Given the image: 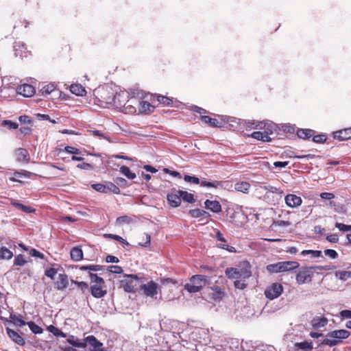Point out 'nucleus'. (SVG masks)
Wrapping results in <instances>:
<instances>
[{"label":"nucleus","instance_id":"nucleus-26","mask_svg":"<svg viewBox=\"0 0 351 351\" xmlns=\"http://www.w3.org/2000/svg\"><path fill=\"white\" fill-rule=\"evenodd\" d=\"M295 348L299 351H310L313 349V343L306 341L295 343Z\"/></svg>","mask_w":351,"mask_h":351},{"label":"nucleus","instance_id":"nucleus-51","mask_svg":"<svg viewBox=\"0 0 351 351\" xmlns=\"http://www.w3.org/2000/svg\"><path fill=\"white\" fill-rule=\"evenodd\" d=\"M267 270L270 273L280 272L279 262L275 264H271L267 265Z\"/></svg>","mask_w":351,"mask_h":351},{"label":"nucleus","instance_id":"nucleus-1","mask_svg":"<svg viewBox=\"0 0 351 351\" xmlns=\"http://www.w3.org/2000/svg\"><path fill=\"white\" fill-rule=\"evenodd\" d=\"M327 266H311L303 267L300 269L298 274L296 275V282L299 285L308 284L311 282L315 269H329Z\"/></svg>","mask_w":351,"mask_h":351},{"label":"nucleus","instance_id":"nucleus-25","mask_svg":"<svg viewBox=\"0 0 351 351\" xmlns=\"http://www.w3.org/2000/svg\"><path fill=\"white\" fill-rule=\"evenodd\" d=\"M189 215L195 218L202 217L204 219L208 218L210 216L209 213L199 208L189 210Z\"/></svg>","mask_w":351,"mask_h":351},{"label":"nucleus","instance_id":"nucleus-12","mask_svg":"<svg viewBox=\"0 0 351 351\" xmlns=\"http://www.w3.org/2000/svg\"><path fill=\"white\" fill-rule=\"evenodd\" d=\"M16 92L24 97H28L34 95L35 93L34 87L30 84H25L19 86L16 88Z\"/></svg>","mask_w":351,"mask_h":351},{"label":"nucleus","instance_id":"nucleus-8","mask_svg":"<svg viewBox=\"0 0 351 351\" xmlns=\"http://www.w3.org/2000/svg\"><path fill=\"white\" fill-rule=\"evenodd\" d=\"M133 97L130 99H126L125 105L123 109V112L127 114H132L136 112V107L135 106H138V99L135 98L134 97V93L131 92V93Z\"/></svg>","mask_w":351,"mask_h":351},{"label":"nucleus","instance_id":"nucleus-11","mask_svg":"<svg viewBox=\"0 0 351 351\" xmlns=\"http://www.w3.org/2000/svg\"><path fill=\"white\" fill-rule=\"evenodd\" d=\"M240 124L243 125V128L247 129H263L265 126L264 122L250 121V120H239Z\"/></svg>","mask_w":351,"mask_h":351},{"label":"nucleus","instance_id":"nucleus-17","mask_svg":"<svg viewBox=\"0 0 351 351\" xmlns=\"http://www.w3.org/2000/svg\"><path fill=\"white\" fill-rule=\"evenodd\" d=\"M204 206L206 209L211 210L213 213H218L221 210V206L218 201H210L206 200L204 202Z\"/></svg>","mask_w":351,"mask_h":351},{"label":"nucleus","instance_id":"nucleus-29","mask_svg":"<svg viewBox=\"0 0 351 351\" xmlns=\"http://www.w3.org/2000/svg\"><path fill=\"white\" fill-rule=\"evenodd\" d=\"M66 341L76 348H86V343L79 341V340L73 335H70L66 339Z\"/></svg>","mask_w":351,"mask_h":351},{"label":"nucleus","instance_id":"nucleus-15","mask_svg":"<svg viewBox=\"0 0 351 351\" xmlns=\"http://www.w3.org/2000/svg\"><path fill=\"white\" fill-rule=\"evenodd\" d=\"M6 332L8 337L18 345L23 346L25 344L24 339L17 332L9 328H6Z\"/></svg>","mask_w":351,"mask_h":351},{"label":"nucleus","instance_id":"nucleus-2","mask_svg":"<svg viewBox=\"0 0 351 351\" xmlns=\"http://www.w3.org/2000/svg\"><path fill=\"white\" fill-rule=\"evenodd\" d=\"M350 335V332L347 330H335L327 333L321 344L332 347L338 345L343 339L348 338Z\"/></svg>","mask_w":351,"mask_h":351},{"label":"nucleus","instance_id":"nucleus-56","mask_svg":"<svg viewBox=\"0 0 351 351\" xmlns=\"http://www.w3.org/2000/svg\"><path fill=\"white\" fill-rule=\"evenodd\" d=\"M184 181L187 182H191V183H193V184H199L200 182V180L198 178L195 177V176H189V175H185L184 177Z\"/></svg>","mask_w":351,"mask_h":351},{"label":"nucleus","instance_id":"nucleus-40","mask_svg":"<svg viewBox=\"0 0 351 351\" xmlns=\"http://www.w3.org/2000/svg\"><path fill=\"white\" fill-rule=\"evenodd\" d=\"M335 276L339 280L345 281L351 277V272L348 271H337Z\"/></svg>","mask_w":351,"mask_h":351},{"label":"nucleus","instance_id":"nucleus-4","mask_svg":"<svg viewBox=\"0 0 351 351\" xmlns=\"http://www.w3.org/2000/svg\"><path fill=\"white\" fill-rule=\"evenodd\" d=\"M207 282V277L204 275H194L189 282L184 285V289L191 293L199 292L203 289Z\"/></svg>","mask_w":351,"mask_h":351},{"label":"nucleus","instance_id":"nucleus-22","mask_svg":"<svg viewBox=\"0 0 351 351\" xmlns=\"http://www.w3.org/2000/svg\"><path fill=\"white\" fill-rule=\"evenodd\" d=\"M17 160L19 162H28L29 160V153L27 149L19 148L16 151Z\"/></svg>","mask_w":351,"mask_h":351},{"label":"nucleus","instance_id":"nucleus-49","mask_svg":"<svg viewBox=\"0 0 351 351\" xmlns=\"http://www.w3.org/2000/svg\"><path fill=\"white\" fill-rule=\"evenodd\" d=\"M201 186L209 187V188H217L220 184L219 182L214 181V182H208L206 180H203L199 182Z\"/></svg>","mask_w":351,"mask_h":351},{"label":"nucleus","instance_id":"nucleus-34","mask_svg":"<svg viewBox=\"0 0 351 351\" xmlns=\"http://www.w3.org/2000/svg\"><path fill=\"white\" fill-rule=\"evenodd\" d=\"M10 319H11V322L18 326L22 327L25 325H26L27 322H25L24 320L22 319V317L21 315L17 316L15 314L11 313L10 315Z\"/></svg>","mask_w":351,"mask_h":351},{"label":"nucleus","instance_id":"nucleus-16","mask_svg":"<svg viewBox=\"0 0 351 351\" xmlns=\"http://www.w3.org/2000/svg\"><path fill=\"white\" fill-rule=\"evenodd\" d=\"M14 54L16 57L23 58L27 56V47L21 42H16L14 45Z\"/></svg>","mask_w":351,"mask_h":351},{"label":"nucleus","instance_id":"nucleus-48","mask_svg":"<svg viewBox=\"0 0 351 351\" xmlns=\"http://www.w3.org/2000/svg\"><path fill=\"white\" fill-rule=\"evenodd\" d=\"M91 187L94 190H95L98 192L106 193V184H100V183L93 184L91 185Z\"/></svg>","mask_w":351,"mask_h":351},{"label":"nucleus","instance_id":"nucleus-9","mask_svg":"<svg viewBox=\"0 0 351 351\" xmlns=\"http://www.w3.org/2000/svg\"><path fill=\"white\" fill-rule=\"evenodd\" d=\"M137 281V276L136 275H127L125 276V282L122 281V285L123 289L126 292H132L134 290V287L136 284H134V282Z\"/></svg>","mask_w":351,"mask_h":351},{"label":"nucleus","instance_id":"nucleus-38","mask_svg":"<svg viewBox=\"0 0 351 351\" xmlns=\"http://www.w3.org/2000/svg\"><path fill=\"white\" fill-rule=\"evenodd\" d=\"M26 325L29 326L31 331L34 334H41L43 332V328L36 324L34 322H28Z\"/></svg>","mask_w":351,"mask_h":351},{"label":"nucleus","instance_id":"nucleus-55","mask_svg":"<svg viewBox=\"0 0 351 351\" xmlns=\"http://www.w3.org/2000/svg\"><path fill=\"white\" fill-rule=\"evenodd\" d=\"M3 126L8 127L9 129L15 130L18 128L19 125L16 122H13L10 120H5L2 122Z\"/></svg>","mask_w":351,"mask_h":351},{"label":"nucleus","instance_id":"nucleus-18","mask_svg":"<svg viewBox=\"0 0 351 351\" xmlns=\"http://www.w3.org/2000/svg\"><path fill=\"white\" fill-rule=\"evenodd\" d=\"M138 108L140 113L148 114L153 111L154 106L148 101H140L138 99Z\"/></svg>","mask_w":351,"mask_h":351},{"label":"nucleus","instance_id":"nucleus-43","mask_svg":"<svg viewBox=\"0 0 351 351\" xmlns=\"http://www.w3.org/2000/svg\"><path fill=\"white\" fill-rule=\"evenodd\" d=\"M56 89V86L53 84H49L44 85L40 88V91L43 94L49 95Z\"/></svg>","mask_w":351,"mask_h":351},{"label":"nucleus","instance_id":"nucleus-61","mask_svg":"<svg viewBox=\"0 0 351 351\" xmlns=\"http://www.w3.org/2000/svg\"><path fill=\"white\" fill-rule=\"evenodd\" d=\"M288 271L298 268L300 265L296 261H285Z\"/></svg>","mask_w":351,"mask_h":351},{"label":"nucleus","instance_id":"nucleus-59","mask_svg":"<svg viewBox=\"0 0 351 351\" xmlns=\"http://www.w3.org/2000/svg\"><path fill=\"white\" fill-rule=\"evenodd\" d=\"M324 254L326 256H328L332 259H335L338 257L337 252L334 250H331V249L326 250L324 251Z\"/></svg>","mask_w":351,"mask_h":351},{"label":"nucleus","instance_id":"nucleus-64","mask_svg":"<svg viewBox=\"0 0 351 351\" xmlns=\"http://www.w3.org/2000/svg\"><path fill=\"white\" fill-rule=\"evenodd\" d=\"M56 274L57 271L53 268H49L45 271V275L52 280L55 278Z\"/></svg>","mask_w":351,"mask_h":351},{"label":"nucleus","instance_id":"nucleus-58","mask_svg":"<svg viewBox=\"0 0 351 351\" xmlns=\"http://www.w3.org/2000/svg\"><path fill=\"white\" fill-rule=\"evenodd\" d=\"M108 270L112 273L119 274L123 272L121 267L118 265H112L108 267Z\"/></svg>","mask_w":351,"mask_h":351},{"label":"nucleus","instance_id":"nucleus-46","mask_svg":"<svg viewBox=\"0 0 351 351\" xmlns=\"http://www.w3.org/2000/svg\"><path fill=\"white\" fill-rule=\"evenodd\" d=\"M265 124V126L263 127L265 128V131L267 134L269 136L273 134L274 131H276V126L274 123H264Z\"/></svg>","mask_w":351,"mask_h":351},{"label":"nucleus","instance_id":"nucleus-28","mask_svg":"<svg viewBox=\"0 0 351 351\" xmlns=\"http://www.w3.org/2000/svg\"><path fill=\"white\" fill-rule=\"evenodd\" d=\"M250 187V184L247 182H238L234 184V189L243 193H247Z\"/></svg>","mask_w":351,"mask_h":351},{"label":"nucleus","instance_id":"nucleus-57","mask_svg":"<svg viewBox=\"0 0 351 351\" xmlns=\"http://www.w3.org/2000/svg\"><path fill=\"white\" fill-rule=\"evenodd\" d=\"M132 221V218L128 215L121 216L117 219V221L119 223H130Z\"/></svg>","mask_w":351,"mask_h":351},{"label":"nucleus","instance_id":"nucleus-42","mask_svg":"<svg viewBox=\"0 0 351 351\" xmlns=\"http://www.w3.org/2000/svg\"><path fill=\"white\" fill-rule=\"evenodd\" d=\"M108 192H112L114 194H119L120 189L116 184L109 182L106 183V193Z\"/></svg>","mask_w":351,"mask_h":351},{"label":"nucleus","instance_id":"nucleus-54","mask_svg":"<svg viewBox=\"0 0 351 351\" xmlns=\"http://www.w3.org/2000/svg\"><path fill=\"white\" fill-rule=\"evenodd\" d=\"M326 135L323 134L314 135L313 137V142L317 143H323L326 141Z\"/></svg>","mask_w":351,"mask_h":351},{"label":"nucleus","instance_id":"nucleus-5","mask_svg":"<svg viewBox=\"0 0 351 351\" xmlns=\"http://www.w3.org/2000/svg\"><path fill=\"white\" fill-rule=\"evenodd\" d=\"M140 291L145 296L156 300L157 299L158 292L160 291V287L156 282L150 280L147 283L141 285Z\"/></svg>","mask_w":351,"mask_h":351},{"label":"nucleus","instance_id":"nucleus-53","mask_svg":"<svg viewBox=\"0 0 351 351\" xmlns=\"http://www.w3.org/2000/svg\"><path fill=\"white\" fill-rule=\"evenodd\" d=\"M90 278L93 282L96 285H101L104 283V280L102 278L99 277L97 274H90Z\"/></svg>","mask_w":351,"mask_h":351},{"label":"nucleus","instance_id":"nucleus-63","mask_svg":"<svg viewBox=\"0 0 351 351\" xmlns=\"http://www.w3.org/2000/svg\"><path fill=\"white\" fill-rule=\"evenodd\" d=\"M234 287L239 289H244L247 285L246 283L244 282V280L242 279L237 280L236 281H234Z\"/></svg>","mask_w":351,"mask_h":351},{"label":"nucleus","instance_id":"nucleus-20","mask_svg":"<svg viewBox=\"0 0 351 351\" xmlns=\"http://www.w3.org/2000/svg\"><path fill=\"white\" fill-rule=\"evenodd\" d=\"M10 204L15 206L16 208H17L18 209L26 213H32L35 211V210L32 207L23 205L21 203L19 202L17 200L14 199H10Z\"/></svg>","mask_w":351,"mask_h":351},{"label":"nucleus","instance_id":"nucleus-33","mask_svg":"<svg viewBox=\"0 0 351 351\" xmlns=\"http://www.w3.org/2000/svg\"><path fill=\"white\" fill-rule=\"evenodd\" d=\"M226 276L230 279H238L239 268L228 267L225 271Z\"/></svg>","mask_w":351,"mask_h":351},{"label":"nucleus","instance_id":"nucleus-24","mask_svg":"<svg viewBox=\"0 0 351 351\" xmlns=\"http://www.w3.org/2000/svg\"><path fill=\"white\" fill-rule=\"evenodd\" d=\"M68 285V277L64 274H60L56 282V287L58 290H63Z\"/></svg>","mask_w":351,"mask_h":351},{"label":"nucleus","instance_id":"nucleus-32","mask_svg":"<svg viewBox=\"0 0 351 351\" xmlns=\"http://www.w3.org/2000/svg\"><path fill=\"white\" fill-rule=\"evenodd\" d=\"M13 257V253L5 247H0V259L10 260Z\"/></svg>","mask_w":351,"mask_h":351},{"label":"nucleus","instance_id":"nucleus-52","mask_svg":"<svg viewBox=\"0 0 351 351\" xmlns=\"http://www.w3.org/2000/svg\"><path fill=\"white\" fill-rule=\"evenodd\" d=\"M104 237L106 238H112V239H113L116 241H118L123 244L128 245V241L119 235L112 234H104Z\"/></svg>","mask_w":351,"mask_h":351},{"label":"nucleus","instance_id":"nucleus-37","mask_svg":"<svg viewBox=\"0 0 351 351\" xmlns=\"http://www.w3.org/2000/svg\"><path fill=\"white\" fill-rule=\"evenodd\" d=\"M120 172L123 174L128 179L133 180L136 176V174L130 171L129 167L126 166H122L120 167Z\"/></svg>","mask_w":351,"mask_h":351},{"label":"nucleus","instance_id":"nucleus-36","mask_svg":"<svg viewBox=\"0 0 351 351\" xmlns=\"http://www.w3.org/2000/svg\"><path fill=\"white\" fill-rule=\"evenodd\" d=\"M181 194V200L188 203H193L195 202L194 195L187 191H181L179 192Z\"/></svg>","mask_w":351,"mask_h":351},{"label":"nucleus","instance_id":"nucleus-47","mask_svg":"<svg viewBox=\"0 0 351 351\" xmlns=\"http://www.w3.org/2000/svg\"><path fill=\"white\" fill-rule=\"evenodd\" d=\"M263 189L271 192L272 193H276V194H282L283 191L280 190L279 188L271 186V185H265L263 186Z\"/></svg>","mask_w":351,"mask_h":351},{"label":"nucleus","instance_id":"nucleus-35","mask_svg":"<svg viewBox=\"0 0 351 351\" xmlns=\"http://www.w3.org/2000/svg\"><path fill=\"white\" fill-rule=\"evenodd\" d=\"M31 259L27 260L23 254H18L14 257V265L15 266H24Z\"/></svg>","mask_w":351,"mask_h":351},{"label":"nucleus","instance_id":"nucleus-6","mask_svg":"<svg viewBox=\"0 0 351 351\" xmlns=\"http://www.w3.org/2000/svg\"><path fill=\"white\" fill-rule=\"evenodd\" d=\"M283 291L282 286L279 283H273L265 289V294L266 298L269 300H274L279 297Z\"/></svg>","mask_w":351,"mask_h":351},{"label":"nucleus","instance_id":"nucleus-3","mask_svg":"<svg viewBox=\"0 0 351 351\" xmlns=\"http://www.w3.org/2000/svg\"><path fill=\"white\" fill-rule=\"evenodd\" d=\"M101 97L102 101L106 104V107H114L119 109L121 112L123 111L126 99H128V96L124 93H119L115 95L112 93V96L101 95Z\"/></svg>","mask_w":351,"mask_h":351},{"label":"nucleus","instance_id":"nucleus-45","mask_svg":"<svg viewBox=\"0 0 351 351\" xmlns=\"http://www.w3.org/2000/svg\"><path fill=\"white\" fill-rule=\"evenodd\" d=\"M157 100L160 104H162L165 106H171L173 104V101L171 99L162 96V95H158L157 97Z\"/></svg>","mask_w":351,"mask_h":351},{"label":"nucleus","instance_id":"nucleus-19","mask_svg":"<svg viewBox=\"0 0 351 351\" xmlns=\"http://www.w3.org/2000/svg\"><path fill=\"white\" fill-rule=\"evenodd\" d=\"M327 323L328 319L324 317H315L311 321V325L315 330L324 327Z\"/></svg>","mask_w":351,"mask_h":351},{"label":"nucleus","instance_id":"nucleus-23","mask_svg":"<svg viewBox=\"0 0 351 351\" xmlns=\"http://www.w3.org/2000/svg\"><path fill=\"white\" fill-rule=\"evenodd\" d=\"M70 254L71 259L74 261H79L83 258V252L79 246L73 247L71 250Z\"/></svg>","mask_w":351,"mask_h":351},{"label":"nucleus","instance_id":"nucleus-50","mask_svg":"<svg viewBox=\"0 0 351 351\" xmlns=\"http://www.w3.org/2000/svg\"><path fill=\"white\" fill-rule=\"evenodd\" d=\"M335 227L338 228L339 231L343 232L351 231V225H346L342 223L337 222L335 223Z\"/></svg>","mask_w":351,"mask_h":351},{"label":"nucleus","instance_id":"nucleus-44","mask_svg":"<svg viewBox=\"0 0 351 351\" xmlns=\"http://www.w3.org/2000/svg\"><path fill=\"white\" fill-rule=\"evenodd\" d=\"M251 276V271L249 269L239 268L238 279H245Z\"/></svg>","mask_w":351,"mask_h":351},{"label":"nucleus","instance_id":"nucleus-7","mask_svg":"<svg viewBox=\"0 0 351 351\" xmlns=\"http://www.w3.org/2000/svg\"><path fill=\"white\" fill-rule=\"evenodd\" d=\"M180 190L172 189L170 193L167 194V200L172 207H178L181 204V194L179 193Z\"/></svg>","mask_w":351,"mask_h":351},{"label":"nucleus","instance_id":"nucleus-13","mask_svg":"<svg viewBox=\"0 0 351 351\" xmlns=\"http://www.w3.org/2000/svg\"><path fill=\"white\" fill-rule=\"evenodd\" d=\"M215 238L217 241L221 242L222 243L217 244V247L223 250H226L230 252H235L236 250L234 247L225 244L226 243V239L223 237V234L220 231H217L216 232Z\"/></svg>","mask_w":351,"mask_h":351},{"label":"nucleus","instance_id":"nucleus-41","mask_svg":"<svg viewBox=\"0 0 351 351\" xmlns=\"http://www.w3.org/2000/svg\"><path fill=\"white\" fill-rule=\"evenodd\" d=\"M80 269L82 271H99L103 270V267L100 265H83L80 267Z\"/></svg>","mask_w":351,"mask_h":351},{"label":"nucleus","instance_id":"nucleus-31","mask_svg":"<svg viewBox=\"0 0 351 351\" xmlns=\"http://www.w3.org/2000/svg\"><path fill=\"white\" fill-rule=\"evenodd\" d=\"M301 255H309L311 258H316L322 256V252L320 250H304L301 252Z\"/></svg>","mask_w":351,"mask_h":351},{"label":"nucleus","instance_id":"nucleus-14","mask_svg":"<svg viewBox=\"0 0 351 351\" xmlns=\"http://www.w3.org/2000/svg\"><path fill=\"white\" fill-rule=\"evenodd\" d=\"M334 138L345 141L351 138V128H345L333 132Z\"/></svg>","mask_w":351,"mask_h":351},{"label":"nucleus","instance_id":"nucleus-62","mask_svg":"<svg viewBox=\"0 0 351 351\" xmlns=\"http://www.w3.org/2000/svg\"><path fill=\"white\" fill-rule=\"evenodd\" d=\"M73 283L75 284L82 291L84 292L88 287V285L85 282H77V281H72Z\"/></svg>","mask_w":351,"mask_h":351},{"label":"nucleus","instance_id":"nucleus-27","mask_svg":"<svg viewBox=\"0 0 351 351\" xmlns=\"http://www.w3.org/2000/svg\"><path fill=\"white\" fill-rule=\"evenodd\" d=\"M70 91L77 96H83L86 94L85 88L79 84H71Z\"/></svg>","mask_w":351,"mask_h":351},{"label":"nucleus","instance_id":"nucleus-21","mask_svg":"<svg viewBox=\"0 0 351 351\" xmlns=\"http://www.w3.org/2000/svg\"><path fill=\"white\" fill-rule=\"evenodd\" d=\"M90 290L92 295L97 298H100L106 294V291L104 290L101 285H92Z\"/></svg>","mask_w":351,"mask_h":351},{"label":"nucleus","instance_id":"nucleus-60","mask_svg":"<svg viewBox=\"0 0 351 351\" xmlns=\"http://www.w3.org/2000/svg\"><path fill=\"white\" fill-rule=\"evenodd\" d=\"M65 152L69 154H80L81 151L75 147H71V146H66L64 148Z\"/></svg>","mask_w":351,"mask_h":351},{"label":"nucleus","instance_id":"nucleus-39","mask_svg":"<svg viewBox=\"0 0 351 351\" xmlns=\"http://www.w3.org/2000/svg\"><path fill=\"white\" fill-rule=\"evenodd\" d=\"M201 119L206 123H208L210 124L211 126H213V127H219V122L217 119H213V118H211L208 116H202Z\"/></svg>","mask_w":351,"mask_h":351},{"label":"nucleus","instance_id":"nucleus-30","mask_svg":"<svg viewBox=\"0 0 351 351\" xmlns=\"http://www.w3.org/2000/svg\"><path fill=\"white\" fill-rule=\"evenodd\" d=\"M314 134V131L310 129H300L297 132V135L300 138H309Z\"/></svg>","mask_w":351,"mask_h":351},{"label":"nucleus","instance_id":"nucleus-10","mask_svg":"<svg viewBox=\"0 0 351 351\" xmlns=\"http://www.w3.org/2000/svg\"><path fill=\"white\" fill-rule=\"evenodd\" d=\"M286 204L290 208H295L300 206L302 203V199L300 197L294 194H288L285 198Z\"/></svg>","mask_w":351,"mask_h":351}]
</instances>
